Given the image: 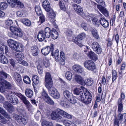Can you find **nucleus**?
Listing matches in <instances>:
<instances>
[{"label": "nucleus", "instance_id": "obj_12", "mask_svg": "<svg viewBox=\"0 0 126 126\" xmlns=\"http://www.w3.org/2000/svg\"><path fill=\"white\" fill-rule=\"evenodd\" d=\"M13 79L16 82L19 86H20L22 84L21 77L20 75L16 72L14 73L13 75Z\"/></svg>", "mask_w": 126, "mask_h": 126}, {"label": "nucleus", "instance_id": "obj_42", "mask_svg": "<svg viewBox=\"0 0 126 126\" xmlns=\"http://www.w3.org/2000/svg\"><path fill=\"white\" fill-rule=\"evenodd\" d=\"M0 113L6 118L8 119H11L10 116L5 111L3 110L2 108H1Z\"/></svg>", "mask_w": 126, "mask_h": 126}, {"label": "nucleus", "instance_id": "obj_44", "mask_svg": "<svg viewBox=\"0 0 126 126\" xmlns=\"http://www.w3.org/2000/svg\"><path fill=\"white\" fill-rule=\"evenodd\" d=\"M47 104L51 105H53L54 104V102L50 97H48L45 100Z\"/></svg>", "mask_w": 126, "mask_h": 126}, {"label": "nucleus", "instance_id": "obj_32", "mask_svg": "<svg viewBox=\"0 0 126 126\" xmlns=\"http://www.w3.org/2000/svg\"><path fill=\"white\" fill-rule=\"evenodd\" d=\"M63 123L66 126H77L76 124L69 120H65Z\"/></svg>", "mask_w": 126, "mask_h": 126}, {"label": "nucleus", "instance_id": "obj_46", "mask_svg": "<svg viewBox=\"0 0 126 126\" xmlns=\"http://www.w3.org/2000/svg\"><path fill=\"white\" fill-rule=\"evenodd\" d=\"M88 17L90 20H92L93 24L95 22H96V21L98 20L96 17H94L92 15H88Z\"/></svg>", "mask_w": 126, "mask_h": 126}, {"label": "nucleus", "instance_id": "obj_2", "mask_svg": "<svg viewBox=\"0 0 126 126\" xmlns=\"http://www.w3.org/2000/svg\"><path fill=\"white\" fill-rule=\"evenodd\" d=\"M61 112V109H59L52 112L51 115L52 119L55 120L57 122H63L64 120L63 117L60 115Z\"/></svg>", "mask_w": 126, "mask_h": 126}, {"label": "nucleus", "instance_id": "obj_19", "mask_svg": "<svg viewBox=\"0 0 126 126\" xmlns=\"http://www.w3.org/2000/svg\"><path fill=\"white\" fill-rule=\"evenodd\" d=\"M74 93L78 96L81 93H84L83 87L82 86H81L79 88H76L74 90Z\"/></svg>", "mask_w": 126, "mask_h": 126}, {"label": "nucleus", "instance_id": "obj_60", "mask_svg": "<svg viewBox=\"0 0 126 126\" xmlns=\"http://www.w3.org/2000/svg\"><path fill=\"white\" fill-rule=\"evenodd\" d=\"M78 38V36L77 37H73V42L78 45L79 44V41L80 40H79Z\"/></svg>", "mask_w": 126, "mask_h": 126}, {"label": "nucleus", "instance_id": "obj_41", "mask_svg": "<svg viewBox=\"0 0 126 126\" xmlns=\"http://www.w3.org/2000/svg\"><path fill=\"white\" fill-rule=\"evenodd\" d=\"M42 124V126H53L52 122H47L46 120L43 121Z\"/></svg>", "mask_w": 126, "mask_h": 126}, {"label": "nucleus", "instance_id": "obj_43", "mask_svg": "<svg viewBox=\"0 0 126 126\" xmlns=\"http://www.w3.org/2000/svg\"><path fill=\"white\" fill-rule=\"evenodd\" d=\"M49 17L50 19L55 18L56 16V14L53 10L52 9L49 12Z\"/></svg>", "mask_w": 126, "mask_h": 126}, {"label": "nucleus", "instance_id": "obj_7", "mask_svg": "<svg viewBox=\"0 0 126 126\" xmlns=\"http://www.w3.org/2000/svg\"><path fill=\"white\" fill-rule=\"evenodd\" d=\"M48 90L49 93L50 95L54 98L57 99L60 97V94L57 91L55 92V89L53 86H51L49 88H47Z\"/></svg>", "mask_w": 126, "mask_h": 126}, {"label": "nucleus", "instance_id": "obj_57", "mask_svg": "<svg viewBox=\"0 0 126 126\" xmlns=\"http://www.w3.org/2000/svg\"><path fill=\"white\" fill-rule=\"evenodd\" d=\"M69 99L70 100V103L72 104H74L77 102L76 99L73 95L71 96V97H70Z\"/></svg>", "mask_w": 126, "mask_h": 126}, {"label": "nucleus", "instance_id": "obj_8", "mask_svg": "<svg viewBox=\"0 0 126 126\" xmlns=\"http://www.w3.org/2000/svg\"><path fill=\"white\" fill-rule=\"evenodd\" d=\"M92 48L93 50L98 54L101 53L102 49L101 46L99 43L96 42H94L92 44Z\"/></svg>", "mask_w": 126, "mask_h": 126}, {"label": "nucleus", "instance_id": "obj_62", "mask_svg": "<svg viewBox=\"0 0 126 126\" xmlns=\"http://www.w3.org/2000/svg\"><path fill=\"white\" fill-rule=\"evenodd\" d=\"M86 81L87 84L89 86L91 85L93 83V80L91 79H87Z\"/></svg>", "mask_w": 126, "mask_h": 126}, {"label": "nucleus", "instance_id": "obj_64", "mask_svg": "<svg viewBox=\"0 0 126 126\" xmlns=\"http://www.w3.org/2000/svg\"><path fill=\"white\" fill-rule=\"evenodd\" d=\"M81 26L84 30L87 31L88 30L87 24L86 23L84 22L82 23L81 24Z\"/></svg>", "mask_w": 126, "mask_h": 126}, {"label": "nucleus", "instance_id": "obj_25", "mask_svg": "<svg viewBox=\"0 0 126 126\" xmlns=\"http://www.w3.org/2000/svg\"><path fill=\"white\" fill-rule=\"evenodd\" d=\"M51 33L50 35L53 39H55L57 38L58 35V33L55 29H52Z\"/></svg>", "mask_w": 126, "mask_h": 126}, {"label": "nucleus", "instance_id": "obj_18", "mask_svg": "<svg viewBox=\"0 0 126 126\" xmlns=\"http://www.w3.org/2000/svg\"><path fill=\"white\" fill-rule=\"evenodd\" d=\"M75 79L78 83L83 84L84 83V81L83 79L80 76L78 75H76L75 76Z\"/></svg>", "mask_w": 126, "mask_h": 126}, {"label": "nucleus", "instance_id": "obj_52", "mask_svg": "<svg viewBox=\"0 0 126 126\" xmlns=\"http://www.w3.org/2000/svg\"><path fill=\"white\" fill-rule=\"evenodd\" d=\"M43 59V63L46 67H47L50 65L48 60L46 58H42Z\"/></svg>", "mask_w": 126, "mask_h": 126}, {"label": "nucleus", "instance_id": "obj_53", "mask_svg": "<svg viewBox=\"0 0 126 126\" xmlns=\"http://www.w3.org/2000/svg\"><path fill=\"white\" fill-rule=\"evenodd\" d=\"M8 6L7 3L5 2L0 3V9L4 10Z\"/></svg>", "mask_w": 126, "mask_h": 126}, {"label": "nucleus", "instance_id": "obj_47", "mask_svg": "<svg viewBox=\"0 0 126 126\" xmlns=\"http://www.w3.org/2000/svg\"><path fill=\"white\" fill-rule=\"evenodd\" d=\"M112 82H113L117 79V74L116 71L114 70H112Z\"/></svg>", "mask_w": 126, "mask_h": 126}, {"label": "nucleus", "instance_id": "obj_37", "mask_svg": "<svg viewBox=\"0 0 126 126\" xmlns=\"http://www.w3.org/2000/svg\"><path fill=\"white\" fill-rule=\"evenodd\" d=\"M32 81L34 84L37 85L39 82V78L37 75H34L33 77Z\"/></svg>", "mask_w": 126, "mask_h": 126}, {"label": "nucleus", "instance_id": "obj_31", "mask_svg": "<svg viewBox=\"0 0 126 126\" xmlns=\"http://www.w3.org/2000/svg\"><path fill=\"white\" fill-rule=\"evenodd\" d=\"M9 75L5 71H2L0 72V81H3L5 79L7 78Z\"/></svg>", "mask_w": 126, "mask_h": 126}, {"label": "nucleus", "instance_id": "obj_21", "mask_svg": "<svg viewBox=\"0 0 126 126\" xmlns=\"http://www.w3.org/2000/svg\"><path fill=\"white\" fill-rule=\"evenodd\" d=\"M117 119L120 122V123L124 121L125 122L126 121V113H124L122 114L121 113H119L117 116Z\"/></svg>", "mask_w": 126, "mask_h": 126}, {"label": "nucleus", "instance_id": "obj_6", "mask_svg": "<svg viewBox=\"0 0 126 126\" xmlns=\"http://www.w3.org/2000/svg\"><path fill=\"white\" fill-rule=\"evenodd\" d=\"M45 81L46 82L45 86L47 88L53 86V82L51 75L48 73H47L45 77Z\"/></svg>", "mask_w": 126, "mask_h": 126}, {"label": "nucleus", "instance_id": "obj_59", "mask_svg": "<svg viewBox=\"0 0 126 126\" xmlns=\"http://www.w3.org/2000/svg\"><path fill=\"white\" fill-rule=\"evenodd\" d=\"M50 22L53 24L54 27L56 29L58 28V27L55 22V18L50 19Z\"/></svg>", "mask_w": 126, "mask_h": 126}, {"label": "nucleus", "instance_id": "obj_29", "mask_svg": "<svg viewBox=\"0 0 126 126\" xmlns=\"http://www.w3.org/2000/svg\"><path fill=\"white\" fill-rule=\"evenodd\" d=\"M18 96L25 105L29 102L27 99V98L22 94H19Z\"/></svg>", "mask_w": 126, "mask_h": 126}, {"label": "nucleus", "instance_id": "obj_30", "mask_svg": "<svg viewBox=\"0 0 126 126\" xmlns=\"http://www.w3.org/2000/svg\"><path fill=\"white\" fill-rule=\"evenodd\" d=\"M118 112L119 113H121L122 112L123 109V105L122 102H121V100L120 99L118 101Z\"/></svg>", "mask_w": 126, "mask_h": 126}, {"label": "nucleus", "instance_id": "obj_39", "mask_svg": "<svg viewBox=\"0 0 126 126\" xmlns=\"http://www.w3.org/2000/svg\"><path fill=\"white\" fill-rule=\"evenodd\" d=\"M41 97L45 100L49 96L46 92L44 89L42 92H41Z\"/></svg>", "mask_w": 126, "mask_h": 126}, {"label": "nucleus", "instance_id": "obj_33", "mask_svg": "<svg viewBox=\"0 0 126 126\" xmlns=\"http://www.w3.org/2000/svg\"><path fill=\"white\" fill-rule=\"evenodd\" d=\"M55 60L56 62H60V64L63 65L65 64L64 60V59L62 58L61 57H60L59 55L55 58Z\"/></svg>", "mask_w": 126, "mask_h": 126}, {"label": "nucleus", "instance_id": "obj_58", "mask_svg": "<svg viewBox=\"0 0 126 126\" xmlns=\"http://www.w3.org/2000/svg\"><path fill=\"white\" fill-rule=\"evenodd\" d=\"M16 4L17 7L21 9L24 7V5L23 4L18 0H17Z\"/></svg>", "mask_w": 126, "mask_h": 126}, {"label": "nucleus", "instance_id": "obj_1", "mask_svg": "<svg viewBox=\"0 0 126 126\" xmlns=\"http://www.w3.org/2000/svg\"><path fill=\"white\" fill-rule=\"evenodd\" d=\"M5 23L8 26L10 27L11 31L15 35L19 37H21L22 36L23 33L20 29L11 26L13 24L12 20L8 19L6 20Z\"/></svg>", "mask_w": 126, "mask_h": 126}, {"label": "nucleus", "instance_id": "obj_11", "mask_svg": "<svg viewBox=\"0 0 126 126\" xmlns=\"http://www.w3.org/2000/svg\"><path fill=\"white\" fill-rule=\"evenodd\" d=\"M35 9L37 15L40 16L39 22L41 23H43L45 21V19L44 16L42 14L40 7L39 6H36Z\"/></svg>", "mask_w": 126, "mask_h": 126}, {"label": "nucleus", "instance_id": "obj_27", "mask_svg": "<svg viewBox=\"0 0 126 126\" xmlns=\"http://www.w3.org/2000/svg\"><path fill=\"white\" fill-rule=\"evenodd\" d=\"M26 95L29 98H31L33 94V92L31 89H26L25 91Z\"/></svg>", "mask_w": 126, "mask_h": 126}, {"label": "nucleus", "instance_id": "obj_9", "mask_svg": "<svg viewBox=\"0 0 126 126\" xmlns=\"http://www.w3.org/2000/svg\"><path fill=\"white\" fill-rule=\"evenodd\" d=\"M10 93V94H8L6 96V97L7 99L10 102L13 104L14 105L17 104L18 102V100L16 96L15 95L13 96L11 95L12 93L11 92Z\"/></svg>", "mask_w": 126, "mask_h": 126}, {"label": "nucleus", "instance_id": "obj_24", "mask_svg": "<svg viewBox=\"0 0 126 126\" xmlns=\"http://www.w3.org/2000/svg\"><path fill=\"white\" fill-rule=\"evenodd\" d=\"M73 9L78 14H79L83 11L81 7L78 5L74 4L73 5Z\"/></svg>", "mask_w": 126, "mask_h": 126}, {"label": "nucleus", "instance_id": "obj_5", "mask_svg": "<svg viewBox=\"0 0 126 126\" xmlns=\"http://www.w3.org/2000/svg\"><path fill=\"white\" fill-rule=\"evenodd\" d=\"M83 64L85 68L89 70L94 71L96 69L95 63L91 60H88L85 61Z\"/></svg>", "mask_w": 126, "mask_h": 126}, {"label": "nucleus", "instance_id": "obj_3", "mask_svg": "<svg viewBox=\"0 0 126 126\" xmlns=\"http://www.w3.org/2000/svg\"><path fill=\"white\" fill-rule=\"evenodd\" d=\"M7 44L13 50L16 52L20 51L19 43L13 40H8L7 41Z\"/></svg>", "mask_w": 126, "mask_h": 126}, {"label": "nucleus", "instance_id": "obj_55", "mask_svg": "<svg viewBox=\"0 0 126 126\" xmlns=\"http://www.w3.org/2000/svg\"><path fill=\"white\" fill-rule=\"evenodd\" d=\"M51 55L52 56H54V57L59 56V50L58 49L56 50L54 53L53 51H51Z\"/></svg>", "mask_w": 126, "mask_h": 126}, {"label": "nucleus", "instance_id": "obj_35", "mask_svg": "<svg viewBox=\"0 0 126 126\" xmlns=\"http://www.w3.org/2000/svg\"><path fill=\"white\" fill-rule=\"evenodd\" d=\"M21 21L27 26H30L31 24V21L29 19L26 18H23L21 19Z\"/></svg>", "mask_w": 126, "mask_h": 126}, {"label": "nucleus", "instance_id": "obj_20", "mask_svg": "<svg viewBox=\"0 0 126 126\" xmlns=\"http://www.w3.org/2000/svg\"><path fill=\"white\" fill-rule=\"evenodd\" d=\"M88 56L90 59L96 61L98 59L97 55L92 51H90L88 53Z\"/></svg>", "mask_w": 126, "mask_h": 126}, {"label": "nucleus", "instance_id": "obj_36", "mask_svg": "<svg viewBox=\"0 0 126 126\" xmlns=\"http://www.w3.org/2000/svg\"><path fill=\"white\" fill-rule=\"evenodd\" d=\"M92 33L93 36L96 39L99 38V36L97 31L95 29H93L92 31Z\"/></svg>", "mask_w": 126, "mask_h": 126}, {"label": "nucleus", "instance_id": "obj_49", "mask_svg": "<svg viewBox=\"0 0 126 126\" xmlns=\"http://www.w3.org/2000/svg\"><path fill=\"white\" fill-rule=\"evenodd\" d=\"M6 110L9 113H11L15 110L14 106L11 104H9V105L7 109Z\"/></svg>", "mask_w": 126, "mask_h": 126}, {"label": "nucleus", "instance_id": "obj_45", "mask_svg": "<svg viewBox=\"0 0 126 126\" xmlns=\"http://www.w3.org/2000/svg\"><path fill=\"white\" fill-rule=\"evenodd\" d=\"M65 76L68 80H70L72 79V75L71 72L68 71L65 74Z\"/></svg>", "mask_w": 126, "mask_h": 126}, {"label": "nucleus", "instance_id": "obj_54", "mask_svg": "<svg viewBox=\"0 0 126 126\" xmlns=\"http://www.w3.org/2000/svg\"><path fill=\"white\" fill-rule=\"evenodd\" d=\"M73 31L72 29H68L66 32V35L69 37H71L73 34Z\"/></svg>", "mask_w": 126, "mask_h": 126}, {"label": "nucleus", "instance_id": "obj_14", "mask_svg": "<svg viewBox=\"0 0 126 126\" xmlns=\"http://www.w3.org/2000/svg\"><path fill=\"white\" fill-rule=\"evenodd\" d=\"M73 70L78 73H81L84 71V70L82 66L78 64L74 65L73 66Z\"/></svg>", "mask_w": 126, "mask_h": 126}, {"label": "nucleus", "instance_id": "obj_56", "mask_svg": "<svg viewBox=\"0 0 126 126\" xmlns=\"http://www.w3.org/2000/svg\"><path fill=\"white\" fill-rule=\"evenodd\" d=\"M86 35L85 33L82 32L78 36L79 40H81L84 38L86 37Z\"/></svg>", "mask_w": 126, "mask_h": 126}, {"label": "nucleus", "instance_id": "obj_28", "mask_svg": "<svg viewBox=\"0 0 126 126\" xmlns=\"http://www.w3.org/2000/svg\"><path fill=\"white\" fill-rule=\"evenodd\" d=\"M61 115L66 118L70 119L72 118V115L68 113L64 110L61 109Z\"/></svg>", "mask_w": 126, "mask_h": 126}, {"label": "nucleus", "instance_id": "obj_48", "mask_svg": "<svg viewBox=\"0 0 126 126\" xmlns=\"http://www.w3.org/2000/svg\"><path fill=\"white\" fill-rule=\"evenodd\" d=\"M23 54L21 52L16 53L15 55V58L16 60L23 58Z\"/></svg>", "mask_w": 126, "mask_h": 126}, {"label": "nucleus", "instance_id": "obj_10", "mask_svg": "<svg viewBox=\"0 0 126 126\" xmlns=\"http://www.w3.org/2000/svg\"><path fill=\"white\" fill-rule=\"evenodd\" d=\"M13 115L15 119L20 124L24 125L26 124V119L21 116L19 115L16 114H13Z\"/></svg>", "mask_w": 126, "mask_h": 126}, {"label": "nucleus", "instance_id": "obj_51", "mask_svg": "<svg viewBox=\"0 0 126 126\" xmlns=\"http://www.w3.org/2000/svg\"><path fill=\"white\" fill-rule=\"evenodd\" d=\"M23 80L24 82L27 84H30L31 82L30 78L27 76H24Z\"/></svg>", "mask_w": 126, "mask_h": 126}, {"label": "nucleus", "instance_id": "obj_63", "mask_svg": "<svg viewBox=\"0 0 126 126\" xmlns=\"http://www.w3.org/2000/svg\"><path fill=\"white\" fill-rule=\"evenodd\" d=\"M39 73L40 74H41L43 72V68L41 66L38 65L37 66Z\"/></svg>", "mask_w": 126, "mask_h": 126}, {"label": "nucleus", "instance_id": "obj_22", "mask_svg": "<svg viewBox=\"0 0 126 126\" xmlns=\"http://www.w3.org/2000/svg\"><path fill=\"white\" fill-rule=\"evenodd\" d=\"M31 52L33 56H37L38 53V47L35 46H32L31 47Z\"/></svg>", "mask_w": 126, "mask_h": 126}, {"label": "nucleus", "instance_id": "obj_40", "mask_svg": "<svg viewBox=\"0 0 126 126\" xmlns=\"http://www.w3.org/2000/svg\"><path fill=\"white\" fill-rule=\"evenodd\" d=\"M17 0H11L8 3V5L12 8L14 7L16 4Z\"/></svg>", "mask_w": 126, "mask_h": 126}, {"label": "nucleus", "instance_id": "obj_38", "mask_svg": "<svg viewBox=\"0 0 126 126\" xmlns=\"http://www.w3.org/2000/svg\"><path fill=\"white\" fill-rule=\"evenodd\" d=\"M0 62L4 64H7L8 62V60L7 58L3 54L1 55Z\"/></svg>", "mask_w": 126, "mask_h": 126}, {"label": "nucleus", "instance_id": "obj_34", "mask_svg": "<svg viewBox=\"0 0 126 126\" xmlns=\"http://www.w3.org/2000/svg\"><path fill=\"white\" fill-rule=\"evenodd\" d=\"M63 94L64 97L67 99H69L72 96V94L69 91L67 90L64 91Z\"/></svg>", "mask_w": 126, "mask_h": 126}, {"label": "nucleus", "instance_id": "obj_26", "mask_svg": "<svg viewBox=\"0 0 126 126\" xmlns=\"http://www.w3.org/2000/svg\"><path fill=\"white\" fill-rule=\"evenodd\" d=\"M51 32L50 29L48 27L45 28V32H44V33L46 37L47 38L50 37Z\"/></svg>", "mask_w": 126, "mask_h": 126}, {"label": "nucleus", "instance_id": "obj_16", "mask_svg": "<svg viewBox=\"0 0 126 126\" xmlns=\"http://www.w3.org/2000/svg\"><path fill=\"white\" fill-rule=\"evenodd\" d=\"M99 21L101 25L104 28L107 27L109 25L108 21L104 18H101Z\"/></svg>", "mask_w": 126, "mask_h": 126}, {"label": "nucleus", "instance_id": "obj_17", "mask_svg": "<svg viewBox=\"0 0 126 126\" xmlns=\"http://www.w3.org/2000/svg\"><path fill=\"white\" fill-rule=\"evenodd\" d=\"M90 93L89 92L86 91V92H84V93H81L78 96H76L77 98L79 100V98L80 97V99L82 98L83 99H85L87 98V97L89 95Z\"/></svg>", "mask_w": 126, "mask_h": 126}, {"label": "nucleus", "instance_id": "obj_15", "mask_svg": "<svg viewBox=\"0 0 126 126\" xmlns=\"http://www.w3.org/2000/svg\"><path fill=\"white\" fill-rule=\"evenodd\" d=\"M92 95L90 93L88 96H87V98L83 99L82 98H80V97L79 98V101H80L82 102L83 103H84L86 105H88L91 102L92 99L91 98L92 97Z\"/></svg>", "mask_w": 126, "mask_h": 126}, {"label": "nucleus", "instance_id": "obj_4", "mask_svg": "<svg viewBox=\"0 0 126 126\" xmlns=\"http://www.w3.org/2000/svg\"><path fill=\"white\" fill-rule=\"evenodd\" d=\"M12 85L9 82L3 80L0 81V92L3 93L7 90L10 89Z\"/></svg>", "mask_w": 126, "mask_h": 126}, {"label": "nucleus", "instance_id": "obj_13", "mask_svg": "<svg viewBox=\"0 0 126 126\" xmlns=\"http://www.w3.org/2000/svg\"><path fill=\"white\" fill-rule=\"evenodd\" d=\"M54 45L51 44L50 46H47L46 48H42L41 51L42 54L44 55H48L50 51H52L54 49Z\"/></svg>", "mask_w": 126, "mask_h": 126}, {"label": "nucleus", "instance_id": "obj_61", "mask_svg": "<svg viewBox=\"0 0 126 126\" xmlns=\"http://www.w3.org/2000/svg\"><path fill=\"white\" fill-rule=\"evenodd\" d=\"M50 5V3L47 0H45L42 3V6L43 7H45L46 6Z\"/></svg>", "mask_w": 126, "mask_h": 126}, {"label": "nucleus", "instance_id": "obj_23", "mask_svg": "<svg viewBox=\"0 0 126 126\" xmlns=\"http://www.w3.org/2000/svg\"><path fill=\"white\" fill-rule=\"evenodd\" d=\"M45 37L44 31H41L39 32L37 36V38L39 41L42 42L44 40Z\"/></svg>", "mask_w": 126, "mask_h": 126}, {"label": "nucleus", "instance_id": "obj_50", "mask_svg": "<svg viewBox=\"0 0 126 126\" xmlns=\"http://www.w3.org/2000/svg\"><path fill=\"white\" fill-rule=\"evenodd\" d=\"M16 14L18 16L20 17H24L26 16L25 13L23 11H18L17 12Z\"/></svg>", "mask_w": 126, "mask_h": 126}]
</instances>
